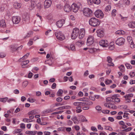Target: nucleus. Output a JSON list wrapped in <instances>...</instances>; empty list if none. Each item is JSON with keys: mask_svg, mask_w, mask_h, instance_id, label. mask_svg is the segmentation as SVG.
<instances>
[{"mask_svg": "<svg viewBox=\"0 0 135 135\" xmlns=\"http://www.w3.org/2000/svg\"><path fill=\"white\" fill-rule=\"evenodd\" d=\"M6 56V55L4 53L1 52L0 53V57L1 58H3L5 57Z\"/></svg>", "mask_w": 135, "mask_h": 135, "instance_id": "obj_59", "label": "nucleus"}, {"mask_svg": "<svg viewBox=\"0 0 135 135\" xmlns=\"http://www.w3.org/2000/svg\"><path fill=\"white\" fill-rule=\"evenodd\" d=\"M63 93V90L61 89H59L57 93L56 94L58 96L61 97L62 96V94Z\"/></svg>", "mask_w": 135, "mask_h": 135, "instance_id": "obj_26", "label": "nucleus"}, {"mask_svg": "<svg viewBox=\"0 0 135 135\" xmlns=\"http://www.w3.org/2000/svg\"><path fill=\"white\" fill-rule=\"evenodd\" d=\"M0 26L3 28L6 27V24L4 20H2L0 21Z\"/></svg>", "mask_w": 135, "mask_h": 135, "instance_id": "obj_22", "label": "nucleus"}, {"mask_svg": "<svg viewBox=\"0 0 135 135\" xmlns=\"http://www.w3.org/2000/svg\"><path fill=\"white\" fill-rule=\"evenodd\" d=\"M37 8L40 9L42 7V5L40 3H38L36 5Z\"/></svg>", "mask_w": 135, "mask_h": 135, "instance_id": "obj_44", "label": "nucleus"}, {"mask_svg": "<svg viewBox=\"0 0 135 135\" xmlns=\"http://www.w3.org/2000/svg\"><path fill=\"white\" fill-rule=\"evenodd\" d=\"M94 3L96 4H99L100 2V0H93Z\"/></svg>", "mask_w": 135, "mask_h": 135, "instance_id": "obj_40", "label": "nucleus"}, {"mask_svg": "<svg viewBox=\"0 0 135 135\" xmlns=\"http://www.w3.org/2000/svg\"><path fill=\"white\" fill-rule=\"evenodd\" d=\"M125 65L127 67V68L128 69H131L132 68V66L130 64L127 63Z\"/></svg>", "mask_w": 135, "mask_h": 135, "instance_id": "obj_48", "label": "nucleus"}, {"mask_svg": "<svg viewBox=\"0 0 135 135\" xmlns=\"http://www.w3.org/2000/svg\"><path fill=\"white\" fill-rule=\"evenodd\" d=\"M83 44V42L81 40L78 41L76 43V45L79 47L82 46Z\"/></svg>", "mask_w": 135, "mask_h": 135, "instance_id": "obj_28", "label": "nucleus"}, {"mask_svg": "<svg viewBox=\"0 0 135 135\" xmlns=\"http://www.w3.org/2000/svg\"><path fill=\"white\" fill-rule=\"evenodd\" d=\"M81 99H82L81 100L82 101H86V102H88L89 100V99L86 98L84 97L83 98H81Z\"/></svg>", "mask_w": 135, "mask_h": 135, "instance_id": "obj_57", "label": "nucleus"}, {"mask_svg": "<svg viewBox=\"0 0 135 135\" xmlns=\"http://www.w3.org/2000/svg\"><path fill=\"white\" fill-rule=\"evenodd\" d=\"M70 49L72 50H75V46L73 44H71L70 46Z\"/></svg>", "mask_w": 135, "mask_h": 135, "instance_id": "obj_41", "label": "nucleus"}, {"mask_svg": "<svg viewBox=\"0 0 135 135\" xmlns=\"http://www.w3.org/2000/svg\"><path fill=\"white\" fill-rule=\"evenodd\" d=\"M123 2L124 4L128 5L129 4V0H124Z\"/></svg>", "mask_w": 135, "mask_h": 135, "instance_id": "obj_36", "label": "nucleus"}, {"mask_svg": "<svg viewBox=\"0 0 135 135\" xmlns=\"http://www.w3.org/2000/svg\"><path fill=\"white\" fill-rule=\"evenodd\" d=\"M91 129L94 132H96L97 131V128L94 127H91Z\"/></svg>", "mask_w": 135, "mask_h": 135, "instance_id": "obj_55", "label": "nucleus"}, {"mask_svg": "<svg viewBox=\"0 0 135 135\" xmlns=\"http://www.w3.org/2000/svg\"><path fill=\"white\" fill-rule=\"evenodd\" d=\"M65 104H64V102H62V103H55V105L57 106H61L64 105Z\"/></svg>", "mask_w": 135, "mask_h": 135, "instance_id": "obj_47", "label": "nucleus"}, {"mask_svg": "<svg viewBox=\"0 0 135 135\" xmlns=\"http://www.w3.org/2000/svg\"><path fill=\"white\" fill-rule=\"evenodd\" d=\"M67 122L68 125L69 126H71L73 123V122L70 120H68Z\"/></svg>", "mask_w": 135, "mask_h": 135, "instance_id": "obj_63", "label": "nucleus"}, {"mask_svg": "<svg viewBox=\"0 0 135 135\" xmlns=\"http://www.w3.org/2000/svg\"><path fill=\"white\" fill-rule=\"evenodd\" d=\"M36 134L38 135H42L43 134V133L41 132H37V131H34V135Z\"/></svg>", "mask_w": 135, "mask_h": 135, "instance_id": "obj_50", "label": "nucleus"}, {"mask_svg": "<svg viewBox=\"0 0 135 135\" xmlns=\"http://www.w3.org/2000/svg\"><path fill=\"white\" fill-rule=\"evenodd\" d=\"M112 15L113 16H115L117 14V11L115 9H113L111 13Z\"/></svg>", "mask_w": 135, "mask_h": 135, "instance_id": "obj_33", "label": "nucleus"}, {"mask_svg": "<svg viewBox=\"0 0 135 135\" xmlns=\"http://www.w3.org/2000/svg\"><path fill=\"white\" fill-rule=\"evenodd\" d=\"M127 39L128 41L130 42L132 40V37L130 36H128L127 37Z\"/></svg>", "mask_w": 135, "mask_h": 135, "instance_id": "obj_64", "label": "nucleus"}, {"mask_svg": "<svg viewBox=\"0 0 135 135\" xmlns=\"http://www.w3.org/2000/svg\"><path fill=\"white\" fill-rule=\"evenodd\" d=\"M27 100L31 103H33L34 102V99L31 97L28 98V99Z\"/></svg>", "mask_w": 135, "mask_h": 135, "instance_id": "obj_46", "label": "nucleus"}, {"mask_svg": "<svg viewBox=\"0 0 135 135\" xmlns=\"http://www.w3.org/2000/svg\"><path fill=\"white\" fill-rule=\"evenodd\" d=\"M29 53H28L24 56L20 58L19 60V61L22 62L21 65L22 68H24L26 67V65L29 62L28 60H24V59H26L29 55Z\"/></svg>", "mask_w": 135, "mask_h": 135, "instance_id": "obj_1", "label": "nucleus"}, {"mask_svg": "<svg viewBox=\"0 0 135 135\" xmlns=\"http://www.w3.org/2000/svg\"><path fill=\"white\" fill-rule=\"evenodd\" d=\"M112 58L110 56L107 57V61L108 62V65L109 66H113L114 65V64L112 62Z\"/></svg>", "mask_w": 135, "mask_h": 135, "instance_id": "obj_15", "label": "nucleus"}, {"mask_svg": "<svg viewBox=\"0 0 135 135\" xmlns=\"http://www.w3.org/2000/svg\"><path fill=\"white\" fill-rule=\"evenodd\" d=\"M33 43V40L32 39H30L28 43V45L29 46L32 45Z\"/></svg>", "mask_w": 135, "mask_h": 135, "instance_id": "obj_43", "label": "nucleus"}, {"mask_svg": "<svg viewBox=\"0 0 135 135\" xmlns=\"http://www.w3.org/2000/svg\"><path fill=\"white\" fill-rule=\"evenodd\" d=\"M128 25L130 27L132 28L135 27V21H133L129 22Z\"/></svg>", "mask_w": 135, "mask_h": 135, "instance_id": "obj_23", "label": "nucleus"}, {"mask_svg": "<svg viewBox=\"0 0 135 135\" xmlns=\"http://www.w3.org/2000/svg\"><path fill=\"white\" fill-rule=\"evenodd\" d=\"M130 45H131V48H134V47L135 46V45H134V43L132 41V40L130 42H129Z\"/></svg>", "mask_w": 135, "mask_h": 135, "instance_id": "obj_39", "label": "nucleus"}, {"mask_svg": "<svg viewBox=\"0 0 135 135\" xmlns=\"http://www.w3.org/2000/svg\"><path fill=\"white\" fill-rule=\"evenodd\" d=\"M62 100V99L61 97H58L56 99V101L58 102H61Z\"/></svg>", "mask_w": 135, "mask_h": 135, "instance_id": "obj_49", "label": "nucleus"}, {"mask_svg": "<svg viewBox=\"0 0 135 135\" xmlns=\"http://www.w3.org/2000/svg\"><path fill=\"white\" fill-rule=\"evenodd\" d=\"M33 32L32 31H30L28 33L26 36L24 37V38H26L28 37L31 36V35L33 34Z\"/></svg>", "mask_w": 135, "mask_h": 135, "instance_id": "obj_29", "label": "nucleus"}, {"mask_svg": "<svg viewBox=\"0 0 135 135\" xmlns=\"http://www.w3.org/2000/svg\"><path fill=\"white\" fill-rule=\"evenodd\" d=\"M125 42V39L123 37H120L118 38L115 41L116 45L121 46L124 44Z\"/></svg>", "mask_w": 135, "mask_h": 135, "instance_id": "obj_7", "label": "nucleus"}, {"mask_svg": "<svg viewBox=\"0 0 135 135\" xmlns=\"http://www.w3.org/2000/svg\"><path fill=\"white\" fill-rule=\"evenodd\" d=\"M111 6L110 5L107 6L105 8V10L106 12H108L110 11L111 8Z\"/></svg>", "mask_w": 135, "mask_h": 135, "instance_id": "obj_31", "label": "nucleus"}, {"mask_svg": "<svg viewBox=\"0 0 135 135\" xmlns=\"http://www.w3.org/2000/svg\"><path fill=\"white\" fill-rule=\"evenodd\" d=\"M99 44L100 46L104 47H107L109 45L108 41L106 40H102L99 41Z\"/></svg>", "mask_w": 135, "mask_h": 135, "instance_id": "obj_9", "label": "nucleus"}, {"mask_svg": "<svg viewBox=\"0 0 135 135\" xmlns=\"http://www.w3.org/2000/svg\"><path fill=\"white\" fill-rule=\"evenodd\" d=\"M97 128L99 130H103V128L102 127L101 125L100 124H99L97 126Z\"/></svg>", "mask_w": 135, "mask_h": 135, "instance_id": "obj_62", "label": "nucleus"}, {"mask_svg": "<svg viewBox=\"0 0 135 135\" xmlns=\"http://www.w3.org/2000/svg\"><path fill=\"white\" fill-rule=\"evenodd\" d=\"M133 87L130 88L127 91V93L133 92L134 91V90L133 89Z\"/></svg>", "mask_w": 135, "mask_h": 135, "instance_id": "obj_51", "label": "nucleus"}, {"mask_svg": "<svg viewBox=\"0 0 135 135\" xmlns=\"http://www.w3.org/2000/svg\"><path fill=\"white\" fill-rule=\"evenodd\" d=\"M83 12L84 15L87 17H90L92 15V11L89 8H84L83 10Z\"/></svg>", "mask_w": 135, "mask_h": 135, "instance_id": "obj_5", "label": "nucleus"}, {"mask_svg": "<svg viewBox=\"0 0 135 135\" xmlns=\"http://www.w3.org/2000/svg\"><path fill=\"white\" fill-rule=\"evenodd\" d=\"M64 9L65 11L67 12H69L71 10V6L68 4L65 5L64 7Z\"/></svg>", "mask_w": 135, "mask_h": 135, "instance_id": "obj_14", "label": "nucleus"}, {"mask_svg": "<svg viewBox=\"0 0 135 135\" xmlns=\"http://www.w3.org/2000/svg\"><path fill=\"white\" fill-rule=\"evenodd\" d=\"M21 20L20 17L19 16H14L12 17V21L15 24H17Z\"/></svg>", "mask_w": 135, "mask_h": 135, "instance_id": "obj_10", "label": "nucleus"}, {"mask_svg": "<svg viewBox=\"0 0 135 135\" xmlns=\"http://www.w3.org/2000/svg\"><path fill=\"white\" fill-rule=\"evenodd\" d=\"M108 107L110 108H112L113 109H116L117 108V107L115 105H108Z\"/></svg>", "mask_w": 135, "mask_h": 135, "instance_id": "obj_38", "label": "nucleus"}, {"mask_svg": "<svg viewBox=\"0 0 135 135\" xmlns=\"http://www.w3.org/2000/svg\"><path fill=\"white\" fill-rule=\"evenodd\" d=\"M104 33L103 31L102 30L98 31V35L99 37H103L104 35Z\"/></svg>", "mask_w": 135, "mask_h": 135, "instance_id": "obj_27", "label": "nucleus"}, {"mask_svg": "<svg viewBox=\"0 0 135 135\" xmlns=\"http://www.w3.org/2000/svg\"><path fill=\"white\" fill-rule=\"evenodd\" d=\"M85 31L84 29H82L81 30L79 37L80 39H82L84 37L85 35Z\"/></svg>", "mask_w": 135, "mask_h": 135, "instance_id": "obj_16", "label": "nucleus"}, {"mask_svg": "<svg viewBox=\"0 0 135 135\" xmlns=\"http://www.w3.org/2000/svg\"><path fill=\"white\" fill-rule=\"evenodd\" d=\"M133 96V94L132 93H129L124 96L125 98H127L129 97H132Z\"/></svg>", "mask_w": 135, "mask_h": 135, "instance_id": "obj_35", "label": "nucleus"}, {"mask_svg": "<svg viewBox=\"0 0 135 135\" xmlns=\"http://www.w3.org/2000/svg\"><path fill=\"white\" fill-rule=\"evenodd\" d=\"M23 21H24V22H28L29 20V15L27 14H26L24 15L23 16Z\"/></svg>", "mask_w": 135, "mask_h": 135, "instance_id": "obj_17", "label": "nucleus"}, {"mask_svg": "<svg viewBox=\"0 0 135 135\" xmlns=\"http://www.w3.org/2000/svg\"><path fill=\"white\" fill-rule=\"evenodd\" d=\"M7 100V102L9 103H10L12 101H14V102L15 101V100L14 99H13V98L9 99L8 100Z\"/></svg>", "mask_w": 135, "mask_h": 135, "instance_id": "obj_60", "label": "nucleus"}, {"mask_svg": "<svg viewBox=\"0 0 135 135\" xmlns=\"http://www.w3.org/2000/svg\"><path fill=\"white\" fill-rule=\"evenodd\" d=\"M105 129L106 130H108L110 131H112V129L111 127L109 126H105Z\"/></svg>", "mask_w": 135, "mask_h": 135, "instance_id": "obj_42", "label": "nucleus"}, {"mask_svg": "<svg viewBox=\"0 0 135 135\" xmlns=\"http://www.w3.org/2000/svg\"><path fill=\"white\" fill-rule=\"evenodd\" d=\"M51 0H46L44 4L45 8H47L50 7L51 4Z\"/></svg>", "mask_w": 135, "mask_h": 135, "instance_id": "obj_13", "label": "nucleus"}, {"mask_svg": "<svg viewBox=\"0 0 135 135\" xmlns=\"http://www.w3.org/2000/svg\"><path fill=\"white\" fill-rule=\"evenodd\" d=\"M129 75L131 77H133L135 75V72H131L129 74Z\"/></svg>", "mask_w": 135, "mask_h": 135, "instance_id": "obj_53", "label": "nucleus"}, {"mask_svg": "<svg viewBox=\"0 0 135 135\" xmlns=\"http://www.w3.org/2000/svg\"><path fill=\"white\" fill-rule=\"evenodd\" d=\"M79 33V30L78 28H75L73 30L71 37L72 39H75L78 36Z\"/></svg>", "mask_w": 135, "mask_h": 135, "instance_id": "obj_4", "label": "nucleus"}, {"mask_svg": "<svg viewBox=\"0 0 135 135\" xmlns=\"http://www.w3.org/2000/svg\"><path fill=\"white\" fill-rule=\"evenodd\" d=\"M95 109L99 111L101 110L102 108L99 106L98 105L95 107Z\"/></svg>", "mask_w": 135, "mask_h": 135, "instance_id": "obj_58", "label": "nucleus"}, {"mask_svg": "<svg viewBox=\"0 0 135 135\" xmlns=\"http://www.w3.org/2000/svg\"><path fill=\"white\" fill-rule=\"evenodd\" d=\"M94 14L96 17L97 18H102L103 17V13L100 9L97 10L94 13Z\"/></svg>", "mask_w": 135, "mask_h": 135, "instance_id": "obj_8", "label": "nucleus"}, {"mask_svg": "<svg viewBox=\"0 0 135 135\" xmlns=\"http://www.w3.org/2000/svg\"><path fill=\"white\" fill-rule=\"evenodd\" d=\"M22 130L20 129H16L13 131L14 134H17V135H22V133L21 132Z\"/></svg>", "mask_w": 135, "mask_h": 135, "instance_id": "obj_18", "label": "nucleus"}, {"mask_svg": "<svg viewBox=\"0 0 135 135\" xmlns=\"http://www.w3.org/2000/svg\"><path fill=\"white\" fill-rule=\"evenodd\" d=\"M11 49L12 51V52H13L16 50H17V47H15L13 46H12L11 47Z\"/></svg>", "mask_w": 135, "mask_h": 135, "instance_id": "obj_37", "label": "nucleus"}, {"mask_svg": "<svg viewBox=\"0 0 135 135\" xmlns=\"http://www.w3.org/2000/svg\"><path fill=\"white\" fill-rule=\"evenodd\" d=\"M132 127H129L124 129L123 130V132H121L120 134H121L122 135H124L125 134H126V133L124 132H128L131 131L132 129Z\"/></svg>", "mask_w": 135, "mask_h": 135, "instance_id": "obj_21", "label": "nucleus"}, {"mask_svg": "<svg viewBox=\"0 0 135 135\" xmlns=\"http://www.w3.org/2000/svg\"><path fill=\"white\" fill-rule=\"evenodd\" d=\"M8 99V98L7 97L4 98H0V102L4 103L6 102Z\"/></svg>", "mask_w": 135, "mask_h": 135, "instance_id": "obj_32", "label": "nucleus"}, {"mask_svg": "<svg viewBox=\"0 0 135 135\" xmlns=\"http://www.w3.org/2000/svg\"><path fill=\"white\" fill-rule=\"evenodd\" d=\"M23 121L25 123H29L32 122V121L29 118H24L23 119Z\"/></svg>", "mask_w": 135, "mask_h": 135, "instance_id": "obj_30", "label": "nucleus"}, {"mask_svg": "<svg viewBox=\"0 0 135 135\" xmlns=\"http://www.w3.org/2000/svg\"><path fill=\"white\" fill-rule=\"evenodd\" d=\"M112 80H107L105 82V84L107 85H108L110 83H112Z\"/></svg>", "mask_w": 135, "mask_h": 135, "instance_id": "obj_45", "label": "nucleus"}, {"mask_svg": "<svg viewBox=\"0 0 135 135\" xmlns=\"http://www.w3.org/2000/svg\"><path fill=\"white\" fill-rule=\"evenodd\" d=\"M110 111L108 110H104L102 111V112L104 114H109Z\"/></svg>", "mask_w": 135, "mask_h": 135, "instance_id": "obj_52", "label": "nucleus"}, {"mask_svg": "<svg viewBox=\"0 0 135 135\" xmlns=\"http://www.w3.org/2000/svg\"><path fill=\"white\" fill-rule=\"evenodd\" d=\"M79 120L82 122L87 121V120L86 119L85 117L83 115H80L79 117Z\"/></svg>", "mask_w": 135, "mask_h": 135, "instance_id": "obj_24", "label": "nucleus"}, {"mask_svg": "<svg viewBox=\"0 0 135 135\" xmlns=\"http://www.w3.org/2000/svg\"><path fill=\"white\" fill-rule=\"evenodd\" d=\"M71 119L74 122L75 124H78L79 123V121L76 116H74L72 117Z\"/></svg>", "mask_w": 135, "mask_h": 135, "instance_id": "obj_20", "label": "nucleus"}, {"mask_svg": "<svg viewBox=\"0 0 135 135\" xmlns=\"http://www.w3.org/2000/svg\"><path fill=\"white\" fill-rule=\"evenodd\" d=\"M21 6V3L17 2H15L13 4L14 7L15 8L17 9L20 8Z\"/></svg>", "mask_w": 135, "mask_h": 135, "instance_id": "obj_19", "label": "nucleus"}, {"mask_svg": "<svg viewBox=\"0 0 135 135\" xmlns=\"http://www.w3.org/2000/svg\"><path fill=\"white\" fill-rule=\"evenodd\" d=\"M65 23L64 20L62 19L57 21L56 23V25L58 27L60 28Z\"/></svg>", "mask_w": 135, "mask_h": 135, "instance_id": "obj_12", "label": "nucleus"}, {"mask_svg": "<svg viewBox=\"0 0 135 135\" xmlns=\"http://www.w3.org/2000/svg\"><path fill=\"white\" fill-rule=\"evenodd\" d=\"M51 112V110L50 109H46L43 111V113H50Z\"/></svg>", "mask_w": 135, "mask_h": 135, "instance_id": "obj_56", "label": "nucleus"}, {"mask_svg": "<svg viewBox=\"0 0 135 135\" xmlns=\"http://www.w3.org/2000/svg\"><path fill=\"white\" fill-rule=\"evenodd\" d=\"M94 40L93 37L91 36H89L88 37L86 42V44L88 46L92 45L93 43Z\"/></svg>", "mask_w": 135, "mask_h": 135, "instance_id": "obj_11", "label": "nucleus"}, {"mask_svg": "<svg viewBox=\"0 0 135 135\" xmlns=\"http://www.w3.org/2000/svg\"><path fill=\"white\" fill-rule=\"evenodd\" d=\"M119 68L120 70L122 72H123L124 71V68L123 65H121L119 67Z\"/></svg>", "mask_w": 135, "mask_h": 135, "instance_id": "obj_34", "label": "nucleus"}, {"mask_svg": "<svg viewBox=\"0 0 135 135\" xmlns=\"http://www.w3.org/2000/svg\"><path fill=\"white\" fill-rule=\"evenodd\" d=\"M55 35L57 38L60 40H64L65 38L64 34L62 33L61 32L57 31L55 32Z\"/></svg>", "mask_w": 135, "mask_h": 135, "instance_id": "obj_6", "label": "nucleus"}, {"mask_svg": "<svg viewBox=\"0 0 135 135\" xmlns=\"http://www.w3.org/2000/svg\"><path fill=\"white\" fill-rule=\"evenodd\" d=\"M71 10H73L74 12L76 13L78 10L82 8V6L80 3H78L77 4L75 3H73L71 5Z\"/></svg>", "mask_w": 135, "mask_h": 135, "instance_id": "obj_3", "label": "nucleus"}, {"mask_svg": "<svg viewBox=\"0 0 135 135\" xmlns=\"http://www.w3.org/2000/svg\"><path fill=\"white\" fill-rule=\"evenodd\" d=\"M28 114L29 115H34V110H32L29 112L28 113Z\"/></svg>", "mask_w": 135, "mask_h": 135, "instance_id": "obj_54", "label": "nucleus"}, {"mask_svg": "<svg viewBox=\"0 0 135 135\" xmlns=\"http://www.w3.org/2000/svg\"><path fill=\"white\" fill-rule=\"evenodd\" d=\"M115 33L119 35H124L125 34V33L124 31L122 30H119L116 31Z\"/></svg>", "mask_w": 135, "mask_h": 135, "instance_id": "obj_25", "label": "nucleus"}, {"mask_svg": "<svg viewBox=\"0 0 135 135\" xmlns=\"http://www.w3.org/2000/svg\"><path fill=\"white\" fill-rule=\"evenodd\" d=\"M89 23L91 26L96 27L100 24L99 20L95 17H92L89 20Z\"/></svg>", "mask_w": 135, "mask_h": 135, "instance_id": "obj_2", "label": "nucleus"}, {"mask_svg": "<svg viewBox=\"0 0 135 135\" xmlns=\"http://www.w3.org/2000/svg\"><path fill=\"white\" fill-rule=\"evenodd\" d=\"M86 103L80 102L79 106L80 107L84 106L86 105Z\"/></svg>", "mask_w": 135, "mask_h": 135, "instance_id": "obj_61", "label": "nucleus"}]
</instances>
